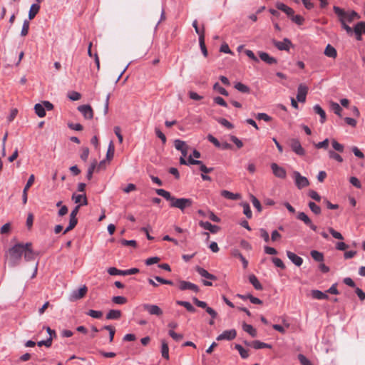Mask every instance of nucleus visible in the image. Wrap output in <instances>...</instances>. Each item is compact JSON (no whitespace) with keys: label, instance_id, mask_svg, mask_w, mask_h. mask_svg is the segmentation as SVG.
<instances>
[{"label":"nucleus","instance_id":"79ce46f5","mask_svg":"<svg viewBox=\"0 0 365 365\" xmlns=\"http://www.w3.org/2000/svg\"><path fill=\"white\" fill-rule=\"evenodd\" d=\"M108 272L110 275H123L125 276V270H120L115 267H109L108 269Z\"/></svg>","mask_w":365,"mask_h":365},{"label":"nucleus","instance_id":"e2e57ef3","mask_svg":"<svg viewBox=\"0 0 365 365\" xmlns=\"http://www.w3.org/2000/svg\"><path fill=\"white\" fill-rule=\"evenodd\" d=\"M89 155V149L87 147H84L82 148V153L81 154V158L83 161H86Z\"/></svg>","mask_w":365,"mask_h":365},{"label":"nucleus","instance_id":"412c9836","mask_svg":"<svg viewBox=\"0 0 365 365\" xmlns=\"http://www.w3.org/2000/svg\"><path fill=\"white\" fill-rule=\"evenodd\" d=\"M220 194L222 197L229 200H237L241 198V195L240 194L233 193L226 190H222Z\"/></svg>","mask_w":365,"mask_h":365},{"label":"nucleus","instance_id":"de8ad7c7","mask_svg":"<svg viewBox=\"0 0 365 365\" xmlns=\"http://www.w3.org/2000/svg\"><path fill=\"white\" fill-rule=\"evenodd\" d=\"M97 166V161L96 160H94L91 165H90L88 170V173H87V178L88 180H91L92 176H93V173L96 169Z\"/></svg>","mask_w":365,"mask_h":365},{"label":"nucleus","instance_id":"b1692460","mask_svg":"<svg viewBox=\"0 0 365 365\" xmlns=\"http://www.w3.org/2000/svg\"><path fill=\"white\" fill-rule=\"evenodd\" d=\"M324 54L328 57L335 58L337 56V52L332 46L328 44L325 48Z\"/></svg>","mask_w":365,"mask_h":365},{"label":"nucleus","instance_id":"338daca9","mask_svg":"<svg viewBox=\"0 0 365 365\" xmlns=\"http://www.w3.org/2000/svg\"><path fill=\"white\" fill-rule=\"evenodd\" d=\"M309 196L317 202L321 200V196L314 190H309Z\"/></svg>","mask_w":365,"mask_h":365},{"label":"nucleus","instance_id":"9b49d317","mask_svg":"<svg viewBox=\"0 0 365 365\" xmlns=\"http://www.w3.org/2000/svg\"><path fill=\"white\" fill-rule=\"evenodd\" d=\"M46 331L49 334V338L45 341H40L38 342V346H42L43 345L46 347H50L52 344V339L53 337L56 336V334L54 330H52L50 327H46Z\"/></svg>","mask_w":365,"mask_h":365},{"label":"nucleus","instance_id":"c9c22d12","mask_svg":"<svg viewBox=\"0 0 365 365\" xmlns=\"http://www.w3.org/2000/svg\"><path fill=\"white\" fill-rule=\"evenodd\" d=\"M199 43L201 51L203 55L206 57L207 56V50L205 43V35L204 33L201 34L199 37Z\"/></svg>","mask_w":365,"mask_h":365},{"label":"nucleus","instance_id":"dca6fc26","mask_svg":"<svg viewBox=\"0 0 365 365\" xmlns=\"http://www.w3.org/2000/svg\"><path fill=\"white\" fill-rule=\"evenodd\" d=\"M88 291L87 287L84 285L82 287H81L77 291H74L71 296V300L74 301L77 299H82L85 297Z\"/></svg>","mask_w":365,"mask_h":365},{"label":"nucleus","instance_id":"4468645a","mask_svg":"<svg viewBox=\"0 0 365 365\" xmlns=\"http://www.w3.org/2000/svg\"><path fill=\"white\" fill-rule=\"evenodd\" d=\"M307 92H308V88L304 84H300L298 86V89H297V101L299 102H302V103L305 102Z\"/></svg>","mask_w":365,"mask_h":365},{"label":"nucleus","instance_id":"9d476101","mask_svg":"<svg viewBox=\"0 0 365 365\" xmlns=\"http://www.w3.org/2000/svg\"><path fill=\"white\" fill-rule=\"evenodd\" d=\"M237 336L235 329H230L224 331L221 334L217 337V341L222 340H232L234 339Z\"/></svg>","mask_w":365,"mask_h":365},{"label":"nucleus","instance_id":"7c9ffc66","mask_svg":"<svg viewBox=\"0 0 365 365\" xmlns=\"http://www.w3.org/2000/svg\"><path fill=\"white\" fill-rule=\"evenodd\" d=\"M312 296L313 298L317 299H327L329 297L326 293H324L319 290H312Z\"/></svg>","mask_w":365,"mask_h":365},{"label":"nucleus","instance_id":"a211bd4d","mask_svg":"<svg viewBox=\"0 0 365 365\" xmlns=\"http://www.w3.org/2000/svg\"><path fill=\"white\" fill-rule=\"evenodd\" d=\"M245 344L247 346H252L255 349H264V348H268V349L272 348V346L270 344H266L264 342H261L258 340L253 341L252 342H245Z\"/></svg>","mask_w":365,"mask_h":365},{"label":"nucleus","instance_id":"774afa93","mask_svg":"<svg viewBox=\"0 0 365 365\" xmlns=\"http://www.w3.org/2000/svg\"><path fill=\"white\" fill-rule=\"evenodd\" d=\"M292 20L298 25H302L304 22V19L299 15L292 16Z\"/></svg>","mask_w":365,"mask_h":365},{"label":"nucleus","instance_id":"a18cd8bd","mask_svg":"<svg viewBox=\"0 0 365 365\" xmlns=\"http://www.w3.org/2000/svg\"><path fill=\"white\" fill-rule=\"evenodd\" d=\"M243 213L247 218H251L252 216V211L250 205L247 202L242 203Z\"/></svg>","mask_w":365,"mask_h":365},{"label":"nucleus","instance_id":"bf43d9fd","mask_svg":"<svg viewBox=\"0 0 365 365\" xmlns=\"http://www.w3.org/2000/svg\"><path fill=\"white\" fill-rule=\"evenodd\" d=\"M120 243L123 246H131L133 247H135L137 245V242L135 240H127L123 239L120 240Z\"/></svg>","mask_w":365,"mask_h":365},{"label":"nucleus","instance_id":"8fccbe9b","mask_svg":"<svg viewBox=\"0 0 365 365\" xmlns=\"http://www.w3.org/2000/svg\"><path fill=\"white\" fill-rule=\"evenodd\" d=\"M328 230L329 233L333 236V237L341 240H344L342 235L340 232L336 231L332 227H329Z\"/></svg>","mask_w":365,"mask_h":365},{"label":"nucleus","instance_id":"0eeeda50","mask_svg":"<svg viewBox=\"0 0 365 365\" xmlns=\"http://www.w3.org/2000/svg\"><path fill=\"white\" fill-rule=\"evenodd\" d=\"M78 110L86 119H92L93 117V110L89 105H82L78 107Z\"/></svg>","mask_w":365,"mask_h":365},{"label":"nucleus","instance_id":"09e8293b","mask_svg":"<svg viewBox=\"0 0 365 365\" xmlns=\"http://www.w3.org/2000/svg\"><path fill=\"white\" fill-rule=\"evenodd\" d=\"M87 314L93 318L100 319L103 316V312L91 309L88 312Z\"/></svg>","mask_w":365,"mask_h":365},{"label":"nucleus","instance_id":"f8f14e48","mask_svg":"<svg viewBox=\"0 0 365 365\" xmlns=\"http://www.w3.org/2000/svg\"><path fill=\"white\" fill-rule=\"evenodd\" d=\"M188 163L190 165H200V170L203 173H210V172H212L213 170V168H207L203 164V163L202 161L197 160H194L193 158H192L191 155H190L189 158H188Z\"/></svg>","mask_w":365,"mask_h":365},{"label":"nucleus","instance_id":"58836bf2","mask_svg":"<svg viewBox=\"0 0 365 365\" xmlns=\"http://www.w3.org/2000/svg\"><path fill=\"white\" fill-rule=\"evenodd\" d=\"M310 254L312 257L317 262H322L324 260L323 254L319 251L312 250Z\"/></svg>","mask_w":365,"mask_h":365},{"label":"nucleus","instance_id":"4c0bfd02","mask_svg":"<svg viewBox=\"0 0 365 365\" xmlns=\"http://www.w3.org/2000/svg\"><path fill=\"white\" fill-rule=\"evenodd\" d=\"M235 348L239 351V354L242 359H247L249 357L248 350L244 349L241 345L235 344Z\"/></svg>","mask_w":365,"mask_h":365},{"label":"nucleus","instance_id":"393cba45","mask_svg":"<svg viewBox=\"0 0 365 365\" xmlns=\"http://www.w3.org/2000/svg\"><path fill=\"white\" fill-rule=\"evenodd\" d=\"M249 281L257 290H262L263 289L261 283L259 282L258 279L255 275H250Z\"/></svg>","mask_w":365,"mask_h":365},{"label":"nucleus","instance_id":"f03ea898","mask_svg":"<svg viewBox=\"0 0 365 365\" xmlns=\"http://www.w3.org/2000/svg\"><path fill=\"white\" fill-rule=\"evenodd\" d=\"M156 193L170 201V207L180 209L182 212L192 206V200L190 198H176L171 195V194L163 189H157Z\"/></svg>","mask_w":365,"mask_h":365},{"label":"nucleus","instance_id":"13d9d810","mask_svg":"<svg viewBox=\"0 0 365 365\" xmlns=\"http://www.w3.org/2000/svg\"><path fill=\"white\" fill-rule=\"evenodd\" d=\"M34 180H35V177L34 175H31L24 188V190H26V192H28L29 189L32 186V185L34 184Z\"/></svg>","mask_w":365,"mask_h":365},{"label":"nucleus","instance_id":"ea45409f","mask_svg":"<svg viewBox=\"0 0 365 365\" xmlns=\"http://www.w3.org/2000/svg\"><path fill=\"white\" fill-rule=\"evenodd\" d=\"M162 356L166 359L169 358V348L168 344L165 341H162Z\"/></svg>","mask_w":365,"mask_h":365},{"label":"nucleus","instance_id":"c03bdc74","mask_svg":"<svg viewBox=\"0 0 365 365\" xmlns=\"http://www.w3.org/2000/svg\"><path fill=\"white\" fill-rule=\"evenodd\" d=\"M112 302L117 304H124L128 302V300L125 297L115 296L112 298Z\"/></svg>","mask_w":365,"mask_h":365},{"label":"nucleus","instance_id":"6e6552de","mask_svg":"<svg viewBox=\"0 0 365 365\" xmlns=\"http://www.w3.org/2000/svg\"><path fill=\"white\" fill-rule=\"evenodd\" d=\"M271 169L272 170L273 174L277 177L282 179L286 178L287 173L286 170L282 168L279 166L277 163H272L271 164Z\"/></svg>","mask_w":365,"mask_h":365},{"label":"nucleus","instance_id":"3c124183","mask_svg":"<svg viewBox=\"0 0 365 365\" xmlns=\"http://www.w3.org/2000/svg\"><path fill=\"white\" fill-rule=\"evenodd\" d=\"M169 335L176 341H179L182 339L183 335L181 334H178L175 332L173 330L170 329L169 331Z\"/></svg>","mask_w":365,"mask_h":365},{"label":"nucleus","instance_id":"6ab92c4d","mask_svg":"<svg viewBox=\"0 0 365 365\" xmlns=\"http://www.w3.org/2000/svg\"><path fill=\"white\" fill-rule=\"evenodd\" d=\"M287 256L295 265L298 267L301 266L303 263L302 258L297 256L294 252L287 251Z\"/></svg>","mask_w":365,"mask_h":365},{"label":"nucleus","instance_id":"a878e982","mask_svg":"<svg viewBox=\"0 0 365 365\" xmlns=\"http://www.w3.org/2000/svg\"><path fill=\"white\" fill-rule=\"evenodd\" d=\"M293 151L297 155H302L304 153V149L302 148L300 143L298 141L293 140L291 144Z\"/></svg>","mask_w":365,"mask_h":365},{"label":"nucleus","instance_id":"c85d7f7f","mask_svg":"<svg viewBox=\"0 0 365 365\" xmlns=\"http://www.w3.org/2000/svg\"><path fill=\"white\" fill-rule=\"evenodd\" d=\"M34 110L38 117L43 118L46 115L45 108L41 103H36L34 106Z\"/></svg>","mask_w":365,"mask_h":365},{"label":"nucleus","instance_id":"a19ab883","mask_svg":"<svg viewBox=\"0 0 365 365\" xmlns=\"http://www.w3.org/2000/svg\"><path fill=\"white\" fill-rule=\"evenodd\" d=\"M177 304H179V305H181L182 307H184L185 308H186V309L190 312H195V309L194 308V307L188 302H185V301H178L177 302Z\"/></svg>","mask_w":365,"mask_h":365},{"label":"nucleus","instance_id":"473e14b6","mask_svg":"<svg viewBox=\"0 0 365 365\" xmlns=\"http://www.w3.org/2000/svg\"><path fill=\"white\" fill-rule=\"evenodd\" d=\"M235 88L238 91L243 93H250V88L247 86H246L240 82L237 83L235 85Z\"/></svg>","mask_w":365,"mask_h":365},{"label":"nucleus","instance_id":"423d86ee","mask_svg":"<svg viewBox=\"0 0 365 365\" xmlns=\"http://www.w3.org/2000/svg\"><path fill=\"white\" fill-rule=\"evenodd\" d=\"M297 217L298 220L302 221L306 225L309 226L312 230H317V227L312 223L311 219L304 212H299Z\"/></svg>","mask_w":365,"mask_h":365},{"label":"nucleus","instance_id":"c756f323","mask_svg":"<svg viewBox=\"0 0 365 365\" xmlns=\"http://www.w3.org/2000/svg\"><path fill=\"white\" fill-rule=\"evenodd\" d=\"M39 9L40 6L38 4H32L29 12V19L30 20L33 19L39 11Z\"/></svg>","mask_w":365,"mask_h":365},{"label":"nucleus","instance_id":"f257e3e1","mask_svg":"<svg viewBox=\"0 0 365 365\" xmlns=\"http://www.w3.org/2000/svg\"><path fill=\"white\" fill-rule=\"evenodd\" d=\"M24 256L25 261L29 262L35 259L36 253L32 250L31 242L16 243L8 250L6 254V259L9 267H14L18 266Z\"/></svg>","mask_w":365,"mask_h":365},{"label":"nucleus","instance_id":"72a5a7b5","mask_svg":"<svg viewBox=\"0 0 365 365\" xmlns=\"http://www.w3.org/2000/svg\"><path fill=\"white\" fill-rule=\"evenodd\" d=\"M314 110L317 114L320 115V118H321L320 121H321V123H323L326 119L325 111L319 105H315L314 106Z\"/></svg>","mask_w":365,"mask_h":365},{"label":"nucleus","instance_id":"37998d69","mask_svg":"<svg viewBox=\"0 0 365 365\" xmlns=\"http://www.w3.org/2000/svg\"><path fill=\"white\" fill-rule=\"evenodd\" d=\"M213 89L216 91H217L219 93L223 95V96H228V92L224 88H222L220 84L219 83H215L213 86Z\"/></svg>","mask_w":365,"mask_h":365},{"label":"nucleus","instance_id":"0e129e2a","mask_svg":"<svg viewBox=\"0 0 365 365\" xmlns=\"http://www.w3.org/2000/svg\"><path fill=\"white\" fill-rule=\"evenodd\" d=\"M272 262L276 267H279L281 269L285 268V266H284L283 262L279 258L274 257V258H272Z\"/></svg>","mask_w":365,"mask_h":365},{"label":"nucleus","instance_id":"603ef678","mask_svg":"<svg viewBox=\"0 0 365 365\" xmlns=\"http://www.w3.org/2000/svg\"><path fill=\"white\" fill-rule=\"evenodd\" d=\"M251 200L253 206L257 210V211L261 212L262 205L260 204V202L254 195H251Z\"/></svg>","mask_w":365,"mask_h":365},{"label":"nucleus","instance_id":"ddd939ff","mask_svg":"<svg viewBox=\"0 0 365 365\" xmlns=\"http://www.w3.org/2000/svg\"><path fill=\"white\" fill-rule=\"evenodd\" d=\"M273 44L280 51H289L292 46V42L288 38H284L283 41L274 40Z\"/></svg>","mask_w":365,"mask_h":365},{"label":"nucleus","instance_id":"4d7b16f0","mask_svg":"<svg viewBox=\"0 0 365 365\" xmlns=\"http://www.w3.org/2000/svg\"><path fill=\"white\" fill-rule=\"evenodd\" d=\"M298 359L302 365H312L311 361L303 354H299Z\"/></svg>","mask_w":365,"mask_h":365},{"label":"nucleus","instance_id":"864d4df0","mask_svg":"<svg viewBox=\"0 0 365 365\" xmlns=\"http://www.w3.org/2000/svg\"><path fill=\"white\" fill-rule=\"evenodd\" d=\"M331 108L334 112V113L337 114L338 115H341V111L342 109L337 103H331Z\"/></svg>","mask_w":365,"mask_h":365},{"label":"nucleus","instance_id":"2f4dec72","mask_svg":"<svg viewBox=\"0 0 365 365\" xmlns=\"http://www.w3.org/2000/svg\"><path fill=\"white\" fill-rule=\"evenodd\" d=\"M115 146L113 141L109 143L108 148L106 153V160L110 161L114 155Z\"/></svg>","mask_w":365,"mask_h":365},{"label":"nucleus","instance_id":"5701e85b","mask_svg":"<svg viewBox=\"0 0 365 365\" xmlns=\"http://www.w3.org/2000/svg\"><path fill=\"white\" fill-rule=\"evenodd\" d=\"M72 200H74L76 203H80L79 205H86L88 204L86 195L73 194L72 196Z\"/></svg>","mask_w":365,"mask_h":365},{"label":"nucleus","instance_id":"5fc2aeb1","mask_svg":"<svg viewBox=\"0 0 365 365\" xmlns=\"http://www.w3.org/2000/svg\"><path fill=\"white\" fill-rule=\"evenodd\" d=\"M29 29V22L28 21H24L21 32V35L22 36H26L28 34Z\"/></svg>","mask_w":365,"mask_h":365},{"label":"nucleus","instance_id":"bb28decb","mask_svg":"<svg viewBox=\"0 0 365 365\" xmlns=\"http://www.w3.org/2000/svg\"><path fill=\"white\" fill-rule=\"evenodd\" d=\"M354 32L356 36H361L365 34V22L361 21L356 24L354 26Z\"/></svg>","mask_w":365,"mask_h":365},{"label":"nucleus","instance_id":"680f3d73","mask_svg":"<svg viewBox=\"0 0 365 365\" xmlns=\"http://www.w3.org/2000/svg\"><path fill=\"white\" fill-rule=\"evenodd\" d=\"M160 260V259L158 257H153L148 258L145 260V264H146V265L150 266L153 264L158 263Z\"/></svg>","mask_w":365,"mask_h":365},{"label":"nucleus","instance_id":"7ed1b4c3","mask_svg":"<svg viewBox=\"0 0 365 365\" xmlns=\"http://www.w3.org/2000/svg\"><path fill=\"white\" fill-rule=\"evenodd\" d=\"M333 9L334 13L339 17V19H342L343 20H345V21L351 22L354 19H358L360 18V16L354 11L346 12L344 9L336 6H334Z\"/></svg>","mask_w":365,"mask_h":365},{"label":"nucleus","instance_id":"aec40b11","mask_svg":"<svg viewBox=\"0 0 365 365\" xmlns=\"http://www.w3.org/2000/svg\"><path fill=\"white\" fill-rule=\"evenodd\" d=\"M196 271L198 272V274L206 279H210V280H216L217 277L216 276L209 273L206 269L204 268H202L200 267H196Z\"/></svg>","mask_w":365,"mask_h":365},{"label":"nucleus","instance_id":"69168bd1","mask_svg":"<svg viewBox=\"0 0 365 365\" xmlns=\"http://www.w3.org/2000/svg\"><path fill=\"white\" fill-rule=\"evenodd\" d=\"M214 102L221 106H223V107H227V103L225 102V101L220 97V96H217L215 98H214Z\"/></svg>","mask_w":365,"mask_h":365},{"label":"nucleus","instance_id":"2eb2a0df","mask_svg":"<svg viewBox=\"0 0 365 365\" xmlns=\"http://www.w3.org/2000/svg\"><path fill=\"white\" fill-rule=\"evenodd\" d=\"M179 288L181 290H192L196 293L199 292V287L196 284L186 281H180L179 284Z\"/></svg>","mask_w":365,"mask_h":365},{"label":"nucleus","instance_id":"e433bc0d","mask_svg":"<svg viewBox=\"0 0 365 365\" xmlns=\"http://www.w3.org/2000/svg\"><path fill=\"white\" fill-rule=\"evenodd\" d=\"M242 328L245 331L247 332L252 337H255L257 336V331L252 325H250L247 324H244L242 326Z\"/></svg>","mask_w":365,"mask_h":365},{"label":"nucleus","instance_id":"f3484780","mask_svg":"<svg viewBox=\"0 0 365 365\" xmlns=\"http://www.w3.org/2000/svg\"><path fill=\"white\" fill-rule=\"evenodd\" d=\"M199 225L205 230H209L211 233L215 234L220 230V227L212 225L209 222L200 221Z\"/></svg>","mask_w":365,"mask_h":365},{"label":"nucleus","instance_id":"39448f33","mask_svg":"<svg viewBox=\"0 0 365 365\" xmlns=\"http://www.w3.org/2000/svg\"><path fill=\"white\" fill-rule=\"evenodd\" d=\"M293 175L296 186L299 189L304 188L309 185L308 179L306 177L301 175V174L299 172L295 171L294 172Z\"/></svg>","mask_w":365,"mask_h":365},{"label":"nucleus","instance_id":"49530a36","mask_svg":"<svg viewBox=\"0 0 365 365\" xmlns=\"http://www.w3.org/2000/svg\"><path fill=\"white\" fill-rule=\"evenodd\" d=\"M309 207L315 215H319L321 213L320 207L316 205L314 202H309Z\"/></svg>","mask_w":365,"mask_h":365},{"label":"nucleus","instance_id":"052dcab7","mask_svg":"<svg viewBox=\"0 0 365 365\" xmlns=\"http://www.w3.org/2000/svg\"><path fill=\"white\" fill-rule=\"evenodd\" d=\"M68 98L71 100V101H78L79 99H81V95L80 93L78 92H76V91H72L71 93H70L68 94Z\"/></svg>","mask_w":365,"mask_h":365},{"label":"nucleus","instance_id":"cd10ccee","mask_svg":"<svg viewBox=\"0 0 365 365\" xmlns=\"http://www.w3.org/2000/svg\"><path fill=\"white\" fill-rule=\"evenodd\" d=\"M121 312L120 310L112 309L106 315L107 319H118L121 317Z\"/></svg>","mask_w":365,"mask_h":365},{"label":"nucleus","instance_id":"f704fd0d","mask_svg":"<svg viewBox=\"0 0 365 365\" xmlns=\"http://www.w3.org/2000/svg\"><path fill=\"white\" fill-rule=\"evenodd\" d=\"M77 223H78L77 217H70L69 225L66 228V230H64L63 234H66L68 232L72 230L76 227Z\"/></svg>","mask_w":365,"mask_h":365},{"label":"nucleus","instance_id":"4be33fe9","mask_svg":"<svg viewBox=\"0 0 365 365\" xmlns=\"http://www.w3.org/2000/svg\"><path fill=\"white\" fill-rule=\"evenodd\" d=\"M259 56L260 59L267 63L272 65L277 63L276 58L270 56L267 53L265 52H259Z\"/></svg>","mask_w":365,"mask_h":365},{"label":"nucleus","instance_id":"1a4fd4ad","mask_svg":"<svg viewBox=\"0 0 365 365\" xmlns=\"http://www.w3.org/2000/svg\"><path fill=\"white\" fill-rule=\"evenodd\" d=\"M174 146L178 150L181 152L183 157L187 156L190 147L185 143V142L180 140H175L174 141Z\"/></svg>","mask_w":365,"mask_h":365},{"label":"nucleus","instance_id":"6e6d98bb","mask_svg":"<svg viewBox=\"0 0 365 365\" xmlns=\"http://www.w3.org/2000/svg\"><path fill=\"white\" fill-rule=\"evenodd\" d=\"M329 155L330 158H332L339 163H341L343 161V158L341 157V155L335 153L334 151H329Z\"/></svg>","mask_w":365,"mask_h":365},{"label":"nucleus","instance_id":"20e7f679","mask_svg":"<svg viewBox=\"0 0 365 365\" xmlns=\"http://www.w3.org/2000/svg\"><path fill=\"white\" fill-rule=\"evenodd\" d=\"M142 307L144 311L148 312L150 315L161 317L163 314L162 309L155 304H143Z\"/></svg>","mask_w":365,"mask_h":365}]
</instances>
